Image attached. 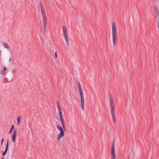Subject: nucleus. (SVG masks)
Wrapping results in <instances>:
<instances>
[{
	"label": "nucleus",
	"instance_id": "nucleus-21",
	"mask_svg": "<svg viewBox=\"0 0 159 159\" xmlns=\"http://www.w3.org/2000/svg\"><path fill=\"white\" fill-rule=\"evenodd\" d=\"M3 70H4L5 71V70H7V68L5 66H3Z\"/></svg>",
	"mask_w": 159,
	"mask_h": 159
},
{
	"label": "nucleus",
	"instance_id": "nucleus-6",
	"mask_svg": "<svg viewBox=\"0 0 159 159\" xmlns=\"http://www.w3.org/2000/svg\"><path fill=\"white\" fill-rule=\"evenodd\" d=\"M40 5L41 7V11L42 13V16L43 20H47L46 15H45V11L43 6L42 3L40 2Z\"/></svg>",
	"mask_w": 159,
	"mask_h": 159
},
{
	"label": "nucleus",
	"instance_id": "nucleus-29",
	"mask_svg": "<svg viewBox=\"0 0 159 159\" xmlns=\"http://www.w3.org/2000/svg\"><path fill=\"white\" fill-rule=\"evenodd\" d=\"M128 159H129V155H128Z\"/></svg>",
	"mask_w": 159,
	"mask_h": 159
},
{
	"label": "nucleus",
	"instance_id": "nucleus-22",
	"mask_svg": "<svg viewBox=\"0 0 159 159\" xmlns=\"http://www.w3.org/2000/svg\"><path fill=\"white\" fill-rule=\"evenodd\" d=\"M8 147H6L5 151L7 152L8 151Z\"/></svg>",
	"mask_w": 159,
	"mask_h": 159
},
{
	"label": "nucleus",
	"instance_id": "nucleus-1",
	"mask_svg": "<svg viewBox=\"0 0 159 159\" xmlns=\"http://www.w3.org/2000/svg\"><path fill=\"white\" fill-rule=\"evenodd\" d=\"M60 119L63 127V128L61 126L59 125H57V126L58 129L60 131V133L58 135V140H59L62 137L64 136V130L66 131L65 123L63 117H60Z\"/></svg>",
	"mask_w": 159,
	"mask_h": 159
},
{
	"label": "nucleus",
	"instance_id": "nucleus-18",
	"mask_svg": "<svg viewBox=\"0 0 159 159\" xmlns=\"http://www.w3.org/2000/svg\"><path fill=\"white\" fill-rule=\"evenodd\" d=\"M78 88L79 89L82 88L81 84L80 83V82H78Z\"/></svg>",
	"mask_w": 159,
	"mask_h": 159
},
{
	"label": "nucleus",
	"instance_id": "nucleus-11",
	"mask_svg": "<svg viewBox=\"0 0 159 159\" xmlns=\"http://www.w3.org/2000/svg\"><path fill=\"white\" fill-rule=\"evenodd\" d=\"M58 110L59 113V115L60 116V117H62V114L61 107H59V109H58Z\"/></svg>",
	"mask_w": 159,
	"mask_h": 159
},
{
	"label": "nucleus",
	"instance_id": "nucleus-5",
	"mask_svg": "<svg viewBox=\"0 0 159 159\" xmlns=\"http://www.w3.org/2000/svg\"><path fill=\"white\" fill-rule=\"evenodd\" d=\"M111 153V159H116V153L115 151V147L114 141H113L112 142Z\"/></svg>",
	"mask_w": 159,
	"mask_h": 159
},
{
	"label": "nucleus",
	"instance_id": "nucleus-16",
	"mask_svg": "<svg viewBox=\"0 0 159 159\" xmlns=\"http://www.w3.org/2000/svg\"><path fill=\"white\" fill-rule=\"evenodd\" d=\"M66 40V44H67V46L68 47H69V43L68 39H67Z\"/></svg>",
	"mask_w": 159,
	"mask_h": 159
},
{
	"label": "nucleus",
	"instance_id": "nucleus-28",
	"mask_svg": "<svg viewBox=\"0 0 159 159\" xmlns=\"http://www.w3.org/2000/svg\"><path fill=\"white\" fill-rule=\"evenodd\" d=\"M30 129H31V125L30 124Z\"/></svg>",
	"mask_w": 159,
	"mask_h": 159
},
{
	"label": "nucleus",
	"instance_id": "nucleus-20",
	"mask_svg": "<svg viewBox=\"0 0 159 159\" xmlns=\"http://www.w3.org/2000/svg\"><path fill=\"white\" fill-rule=\"evenodd\" d=\"M57 105L58 108L59 109V107H60V106L59 105V102L58 101H57Z\"/></svg>",
	"mask_w": 159,
	"mask_h": 159
},
{
	"label": "nucleus",
	"instance_id": "nucleus-15",
	"mask_svg": "<svg viewBox=\"0 0 159 159\" xmlns=\"http://www.w3.org/2000/svg\"><path fill=\"white\" fill-rule=\"evenodd\" d=\"M7 152L5 151L4 152H3L2 154V156L3 157L5 156Z\"/></svg>",
	"mask_w": 159,
	"mask_h": 159
},
{
	"label": "nucleus",
	"instance_id": "nucleus-30",
	"mask_svg": "<svg viewBox=\"0 0 159 159\" xmlns=\"http://www.w3.org/2000/svg\"><path fill=\"white\" fill-rule=\"evenodd\" d=\"M4 159V157H2V158L1 159Z\"/></svg>",
	"mask_w": 159,
	"mask_h": 159
},
{
	"label": "nucleus",
	"instance_id": "nucleus-17",
	"mask_svg": "<svg viewBox=\"0 0 159 159\" xmlns=\"http://www.w3.org/2000/svg\"><path fill=\"white\" fill-rule=\"evenodd\" d=\"M0 73L2 74H4L5 73V71L3 70H1L0 72Z\"/></svg>",
	"mask_w": 159,
	"mask_h": 159
},
{
	"label": "nucleus",
	"instance_id": "nucleus-23",
	"mask_svg": "<svg viewBox=\"0 0 159 159\" xmlns=\"http://www.w3.org/2000/svg\"><path fill=\"white\" fill-rule=\"evenodd\" d=\"M55 57L56 58L57 57V52H55Z\"/></svg>",
	"mask_w": 159,
	"mask_h": 159
},
{
	"label": "nucleus",
	"instance_id": "nucleus-2",
	"mask_svg": "<svg viewBox=\"0 0 159 159\" xmlns=\"http://www.w3.org/2000/svg\"><path fill=\"white\" fill-rule=\"evenodd\" d=\"M108 95L109 96V99L111 107V113L112 116V118L113 120V123H116V118L114 115L115 106L114 103V101L111 94L110 92H108Z\"/></svg>",
	"mask_w": 159,
	"mask_h": 159
},
{
	"label": "nucleus",
	"instance_id": "nucleus-27",
	"mask_svg": "<svg viewBox=\"0 0 159 159\" xmlns=\"http://www.w3.org/2000/svg\"><path fill=\"white\" fill-rule=\"evenodd\" d=\"M11 58H9V61H11Z\"/></svg>",
	"mask_w": 159,
	"mask_h": 159
},
{
	"label": "nucleus",
	"instance_id": "nucleus-14",
	"mask_svg": "<svg viewBox=\"0 0 159 159\" xmlns=\"http://www.w3.org/2000/svg\"><path fill=\"white\" fill-rule=\"evenodd\" d=\"M14 126L13 125H11V127L9 131V134H10L12 132L13 130L14 129Z\"/></svg>",
	"mask_w": 159,
	"mask_h": 159
},
{
	"label": "nucleus",
	"instance_id": "nucleus-13",
	"mask_svg": "<svg viewBox=\"0 0 159 159\" xmlns=\"http://www.w3.org/2000/svg\"><path fill=\"white\" fill-rule=\"evenodd\" d=\"M20 116H18L17 118V124L19 125L20 123Z\"/></svg>",
	"mask_w": 159,
	"mask_h": 159
},
{
	"label": "nucleus",
	"instance_id": "nucleus-31",
	"mask_svg": "<svg viewBox=\"0 0 159 159\" xmlns=\"http://www.w3.org/2000/svg\"><path fill=\"white\" fill-rule=\"evenodd\" d=\"M1 51H0V56H1Z\"/></svg>",
	"mask_w": 159,
	"mask_h": 159
},
{
	"label": "nucleus",
	"instance_id": "nucleus-26",
	"mask_svg": "<svg viewBox=\"0 0 159 159\" xmlns=\"http://www.w3.org/2000/svg\"><path fill=\"white\" fill-rule=\"evenodd\" d=\"M3 142L1 141V145H2V144L3 143Z\"/></svg>",
	"mask_w": 159,
	"mask_h": 159
},
{
	"label": "nucleus",
	"instance_id": "nucleus-8",
	"mask_svg": "<svg viewBox=\"0 0 159 159\" xmlns=\"http://www.w3.org/2000/svg\"><path fill=\"white\" fill-rule=\"evenodd\" d=\"M17 131L16 129H14L13 134L12 135V140L13 143H15L16 138Z\"/></svg>",
	"mask_w": 159,
	"mask_h": 159
},
{
	"label": "nucleus",
	"instance_id": "nucleus-19",
	"mask_svg": "<svg viewBox=\"0 0 159 159\" xmlns=\"http://www.w3.org/2000/svg\"><path fill=\"white\" fill-rule=\"evenodd\" d=\"M9 139H8L7 141V143H6V147H8V145H9Z\"/></svg>",
	"mask_w": 159,
	"mask_h": 159
},
{
	"label": "nucleus",
	"instance_id": "nucleus-4",
	"mask_svg": "<svg viewBox=\"0 0 159 159\" xmlns=\"http://www.w3.org/2000/svg\"><path fill=\"white\" fill-rule=\"evenodd\" d=\"M79 92L80 95L81 97V108L82 110L84 109V98L83 93L82 90V89H79Z\"/></svg>",
	"mask_w": 159,
	"mask_h": 159
},
{
	"label": "nucleus",
	"instance_id": "nucleus-25",
	"mask_svg": "<svg viewBox=\"0 0 159 159\" xmlns=\"http://www.w3.org/2000/svg\"><path fill=\"white\" fill-rule=\"evenodd\" d=\"M4 137L2 139V141H3V142L4 141Z\"/></svg>",
	"mask_w": 159,
	"mask_h": 159
},
{
	"label": "nucleus",
	"instance_id": "nucleus-7",
	"mask_svg": "<svg viewBox=\"0 0 159 159\" xmlns=\"http://www.w3.org/2000/svg\"><path fill=\"white\" fill-rule=\"evenodd\" d=\"M62 30L65 40L68 39V36L66 27L64 25L62 26Z\"/></svg>",
	"mask_w": 159,
	"mask_h": 159
},
{
	"label": "nucleus",
	"instance_id": "nucleus-9",
	"mask_svg": "<svg viewBox=\"0 0 159 159\" xmlns=\"http://www.w3.org/2000/svg\"><path fill=\"white\" fill-rule=\"evenodd\" d=\"M154 12L156 13L157 15H159V12L158 11V7H157V5H155L154 6Z\"/></svg>",
	"mask_w": 159,
	"mask_h": 159
},
{
	"label": "nucleus",
	"instance_id": "nucleus-10",
	"mask_svg": "<svg viewBox=\"0 0 159 159\" xmlns=\"http://www.w3.org/2000/svg\"><path fill=\"white\" fill-rule=\"evenodd\" d=\"M43 21L44 23V30L45 32L47 30V26L46 24L47 23V20H43Z\"/></svg>",
	"mask_w": 159,
	"mask_h": 159
},
{
	"label": "nucleus",
	"instance_id": "nucleus-12",
	"mask_svg": "<svg viewBox=\"0 0 159 159\" xmlns=\"http://www.w3.org/2000/svg\"><path fill=\"white\" fill-rule=\"evenodd\" d=\"M3 44L5 48H7V49H9V46L7 43L5 42H3Z\"/></svg>",
	"mask_w": 159,
	"mask_h": 159
},
{
	"label": "nucleus",
	"instance_id": "nucleus-24",
	"mask_svg": "<svg viewBox=\"0 0 159 159\" xmlns=\"http://www.w3.org/2000/svg\"><path fill=\"white\" fill-rule=\"evenodd\" d=\"M16 72V70H13L12 71V73H15Z\"/></svg>",
	"mask_w": 159,
	"mask_h": 159
},
{
	"label": "nucleus",
	"instance_id": "nucleus-3",
	"mask_svg": "<svg viewBox=\"0 0 159 159\" xmlns=\"http://www.w3.org/2000/svg\"><path fill=\"white\" fill-rule=\"evenodd\" d=\"M112 36L113 45L115 46L116 43V29L115 23L113 22L112 23Z\"/></svg>",
	"mask_w": 159,
	"mask_h": 159
}]
</instances>
